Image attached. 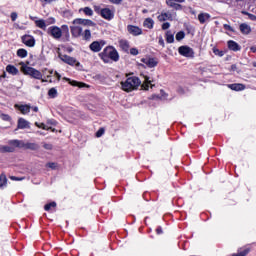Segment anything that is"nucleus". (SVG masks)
<instances>
[{
	"label": "nucleus",
	"mask_w": 256,
	"mask_h": 256,
	"mask_svg": "<svg viewBox=\"0 0 256 256\" xmlns=\"http://www.w3.org/2000/svg\"><path fill=\"white\" fill-rule=\"evenodd\" d=\"M143 82L141 84V80L136 77V76H132L127 78L125 81L121 82V87L123 91H126V93H131V91H136V89H139V87H141V89L143 91H149V85L151 87H155V85L151 84V78H149V76L147 75H141Z\"/></svg>",
	"instance_id": "1"
},
{
	"label": "nucleus",
	"mask_w": 256,
	"mask_h": 256,
	"mask_svg": "<svg viewBox=\"0 0 256 256\" xmlns=\"http://www.w3.org/2000/svg\"><path fill=\"white\" fill-rule=\"evenodd\" d=\"M99 57L102 59L104 63H109V60L117 63L119 61V52L113 46H107L104 50L99 54Z\"/></svg>",
	"instance_id": "2"
},
{
	"label": "nucleus",
	"mask_w": 256,
	"mask_h": 256,
	"mask_svg": "<svg viewBox=\"0 0 256 256\" xmlns=\"http://www.w3.org/2000/svg\"><path fill=\"white\" fill-rule=\"evenodd\" d=\"M10 145H14L18 149H30V151H37L39 149L37 143L25 142L23 140H11Z\"/></svg>",
	"instance_id": "3"
},
{
	"label": "nucleus",
	"mask_w": 256,
	"mask_h": 256,
	"mask_svg": "<svg viewBox=\"0 0 256 256\" xmlns=\"http://www.w3.org/2000/svg\"><path fill=\"white\" fill-rule=\"evenodd\" d=\"M20 65H21V71L22 73H24V75H29L33 79H42L43 74H41L39 70L25 65L24 62H21Z\"/></svg>",
	"instance_id": "4"
},
{
	"label": "nucleus",
	"mask_w": 256,
	"mask_h": 256,
	"mask_svg": "<svg viewBox=\"0 0 256 256\" xmlns=\"http://www.w3.org/2000/svg\"><path fill=\"white\" fill-rule=\"evenodd\" d=\"M58 57L59 59H61V61H63V63H66L67 65H71V67L73 66L79 67L81 65V63H79L77 59L69 55L59 53Z\"/></svg>",
	"instance_id": "5"
},
{
	"label": "nucleus",
	"mask_w": 256,
	"mask_h": 256,
	"mask_svg": "<svg viewBox=\"0 0 256 256\" xmlns=\"http://www.w3.org/2000/svg\"><path fill=\"white\" fill-rule=\"evenodd\" d=\"M107 45V42L105 40H98L94 41L89 45V49L93 51V53H99L103 47Z\"/></svg>",
	"instance_id": "6"
},
{
	"label": "nucleus",
	"mask_w": 256,
	"mask_h": 256,
	"mask_svg": "<svg viewBox=\"0 0 256 256\" xmlns=\"http://www.w3.org/2000/svg\"><path fill=\"white\" fill-rule=\"evenodd\" d=\"M48 33L54 38V39H61L63 35V31H61V28L57 26H51L48 28Z\"/></svg>",
	"instance_id": "7"
},
{
	"label": "nucleus",
	"mask_w": 256,
	"mask_h": 256,
	"mask_svg": "<svg viewBox=\"0 0 256 256\" xmlns=\"http://www.w3.org/2000/svg\"><path fill=\"white\" fill-rule=\"evenodd\" d=\"M141 63H144L146 67L153 69V67H157V65L159 64V61H157V59L155 58L145 57L141 59Z\"/></svg>",
	"instance_id": "8"
},
{
	"label": "nucleus",
	"mask_w": 256,
	"mask_h": 256,
	"mask_svg": "<svg viewBox=\"0 0 256 256\" xmlns=\"http://www.w3.org/2000/svg\"><path fill=\"white\" fill-rule=\"evenodd\" d=\"M178 53H180L183 57H193L195 52L189 46H180L178 48Z\"/></svg>",
	"instance_id": "9"
},
{
	"label": "nucleus",
	"mask_w": 256,
	"mask_h": 256,
	"mask_svg": "<svg viewBox=\"0 0 256 256\" xmlns=\"http://www.w3.org/2000/svg\"><path fill=\"white\" fill-rule=\"evenodd\" d=\"M127 31L130 35H133V37L143 35V30L139 26L128 25L127 26Z\"/></svg>",
	"instance_id": "10"
},
{
	"label": "nucleus",
	"mask_w": 256,
	"mask_h": 256,
	"mask_svg": "<svg viewBox=\"0 0 256 256\" xmlns=\"http://www.w3.org/2000/svg\"><path fill=\"white\" fill-rule=\"evenodd\" d=\"M73 25H84L86 27H93L95 23L89 19L77 18L73 21Z\"/></svg>",
	"instance_id": "11"
},
{
	"label": "nucleus",
	"mask_w": 256,
	"mask_h": 256,
	"mask_svg": "<svg viewBox=\"0 0 256 256\" xmlns=\"http://www.w3.org/2000/svg\"><path fill=\"white\" fill-rule=\"evenodd\" d=\"M22 43L27 47H35V38L31 35H24L22 36Z\"/></svg>",
	"instance_id": "12"
},
{
	"label": "nucleus",
	"mask_w": 256,
	"mask_h": 256,
	"mask_svg": "<svg viewBox=\"0 0 256 256\" xmlns=\"http://www.w3.org/2000/svg\"><path fill=\"white\" fill-rule=\"evenodd\" d=\"M100 15L101 17H103V19H107L108 21H111V19H113V17L115 16V14L109 8H103L100 11Z\"/></svg>",
	"instance_id": "13"
},
{
	"label": "nucleus",
	"mask_w": 256,
	"mask_h": 256,
	"mask_svg": "<svg viewBox=\"0 0 256 256\" xmlns=\"http://www.w3.org/2000/svg\"><path fill=\"white\" fill-rule=\"evenodd\" d=\"M158 21H173V14H171V12L162 11L161 14L158 16Z\"/></svg>",
	"instance_id": "14"
},
{
	"label": "nucleus",
	"mask_w": 256,
	"mask_h": 256,
	"mask_svg": "<svg viewBox=\"0 0 256 256\" xmlns=\"http://www.w3.org/2000/svg\"><path fill=\"white\" fill-rule=\"evenodd\" d=\"M70 29L72 37H81V35H83V28H81L79 25L74 24V26H71Z\"/></svg>",
	"instance_id": "15"
},
{
	"label": "nucleus",
	"mask_w": 256,
	"mask_h": 256,
	"mask_svg": "<svg viewBox=\"0 0 256 256\" xmlns=\"http://www.w3.org/2000/svg\"><path fill=\"white\" fill-rule=\"evenodd\" d=\"M227 87L232 91H245V85L241 83L228 84Z\"/></svg>",
	"instance_id": "16"
},
{
	"label": "nucleus",
	"mask_w": 256,
	"mask_h": 256,
	"mask_svg": "<svg viewBox=\"0 0 256 256\" xmlns=\"http://www.w3.org/2000/svg\"><path fill=\"white\" fill-rule=\"evenodd\" d=\"M16 147L9 142L8 146H0V153H13Z\"/></svg>",
	"instance_id": "17"
},
{
	"label": "nucleus",
	"mask_w": 256,
	"mask_h": 256,
	"mask_svg": "<svg viewBox=\"0 0 256 256\" xmlns=\"http://www.w3.org/2000/svg\"><path fill=\"white\" fill-rule=\"evenodd\" d=\"M211 19V15L209 13H200L198 15V21L203 25L204 23H207Z\"/></svg>",
	"instance_id": "18"
},
{
	"label": "nucleus",
	"mask_w": 256,
	"mask_h": 256,
	"mask_svg": "<svg viewBox=\"0 0 256 256\" xmlns=\"http://www.w3.org/2000/svg\"><path fill=\"white\" fill-rule=\"evenodd\" d=\"M15 108L19 109V111L22 113V115H27L31 111V106L29 105H18L15 104Z\"/></svg>",
	"instance_id": "19"
},
{
	"label": "nucleus",
	"mask_w": 256,
	"mask_h": 256,
	"mask_svg": "<svg viewBox=\"0 0 256 256\" xmlns=\"http://www.w3.org/2000/svg\"><path fill=\"white\" fill-rule=\"evenodd\" d=\"M17 127L19 129H29V121L25 120V118H19Z\"/></svg>",
	"instance_id": "20"
},
{
	"label": "nucleus",
	"mask_w": 256,
	"mask_h": 256,
	"mask_svg": "<svg viewBox=\"0 0 256 256\" xmlns=\"http://www.w3.org/2000/svg\"><path fill=\"white\" fill-rule=\"evenodd\" d=\"M240 31L243 35H249L251 33V26L246 23L240 24Z\"/></svg>",
	"instance_id": "21"
},
{
	"label": "nucleus",
	"mask_w": 256,
	"mask_h": 256,
	"mask_svg": "<svg viewBox=\"0 0 256 256\" xmlns=\"http://www.w3.org/2000/svg\"><path fill=\"white\" fill-rule=\"evenodd\" d=\"M119 47L122 49V51H125V53H127V51H129V41L127 40H119Z\"/></svg>",
	"instance_id": "22"
},
{
	"label": "nucleus",
	"mask_w": 256,
	"mask_h": 256,
	"mask_svg": "<svg viewBox=\"0 0 256 256\" xmlns=\"http://www.w3.org/2000/svg\"><path fill=\"white\" fill-rule=\"evenodd\" d=\"M154 25L155 21L152 18H146L143 22V27H146V29H153Z\"/></svg>",
	"instance_id": "23"
},
{
	"label": "nucleus",
	"mask_w": 256,
	"mask_h": 256,
	"mask_svg": "<svg viewBox=\"0 0 256 256\" xmlns=\"http://www.w3.org/2000/svg\"><path fill=\"white\" fill-rule=\"evenodd\" d=\"M228 48L231 50V51H239V49H241L239 47V44H237V42L233 41V40H230L228 41Z\"/></svg>",
	"instance_id": "24"
},
{
	"label": "nucleus",
	"mask_w": 256,
	"mask_h": 256,
	"mask_svg": "<svg viewBox=\"0 0 256 256\" xmlns=\"http://www.w3.org/2000/svg\"><path fill=\"white\" fill-rule=\"evenodd\" d=\"M7 73H10V75H17L19 73V69L13 65L6 66Z\"/></svg>",
	"instance_id": "25"
},
{
	"label": "nucleus",
	"mask_w": 256,
	"mask_h": 256,
	"mask_svg": "<svg viewBox=\"0 0 256 256\" xmlns=\"http://www.w3.org/2000/svg\"><path fill=\"white\" fill-rule=\"evenodd\" d=\"M166 5H168V7H172L173 9H176V11L183 9V6H181V4H177L171 1H166Z\"/></svg>",
	"instance_id": "26"
},
{
	"label": "nucleus",
	"mask_w": 256,
	"mask_h": 256,
	"mask_svg": "<svg viewBox=\"0 0 256 256\" xmlns=\"http://www.w3.org/2000/svg\"><path fill=\"white\" fill-rule=\"evenodd\" d=\"M35 25H36V27H38L39 29H43V30L47 29V26H46V24H45V20H43V19L35 20Z\"/></svg>",
	"instance_id": "27"
},
{
	"label": "nucleus",
	"mask_w": 256,
	"mask_h": 256,
	"mask_svg": "<svg viewBox=\"0 0 256 256\" xmlns=\"http://www.w3.org/2000/svg\"><path fill=\"white\" fill-rule=\"evenodd\" d=\"M166 41L167 43H173L175 41V36L173 33H171V31L166 32Z\"/></svg>",
	"instance_id": "28"
},
{
	"label": "nucleus",
	"mask_w": 256,
	"mask_h": 256,
	"mask_svg": "<svg viewBox=\"0 0 256 256\" xmlns=\"http://www.w3.org/2000/svg\"><path fill=\"white\" fill-rule=\"evenodd\" d=\"M58 93H57V89L56 88H51L48 91V97H50V99H55L57 97Z\"/></svg>",
	"instance_id": "29"
},
{
	"label": "nucleus",
	"mask_w": 256,
	"mask_h": 256,
	"mask_svg": "<svg viewBox=\"0 0 256 256\" xmlns=\"http://www.w3.org/2000/svg\"><path fill=\"white\" fill-rule=\"evenodd\" d=\"M17 56L21 57V59H25L27 57V50L20 48L17 50Z\"/></svg>",
	"instance_id": "30"
},
{
	"label": "nucleus",
	"mask_w": 256,
	"mask_h": 256,
	"mask_svg": "<svg viewBox=\"0 0 256 256\" xmlns=\"http://www.w3.org/2000/svg\"><path fill=\"white\" fill-rule=\"evenodd\" d=\"M84 41H90L91 40V30L86 29L84 33L82 34Z\"/></svg>",
	"instance_id": "31"
},
{
	"label": "nucleus",
	"mask_w": 256,
	"mask_h": 256,
	"mask_svg": "<svg viewBox=\"0 0 256 256\" xmlns=\"http://www.w3.org/2000/svg\"><path fill=\"white\" fill-rule=\"evenodd\" d=\"M7 185V176L5 174L0 175V187H5Z\"/></svg>",
	"instance_id": "32"
},
{
	"label": "nucleus",
	"mask_w": 256,
	"mask_h": 256,
	"mask_svg": "<svg viewBox=\"0 0 256 256\" xmlns=\"http://www.w3.org/2000/svg\"><path fill=\"white\" fill-rule=\"evenodd\" d=\"M60 30L62 31L63 35H66V37H69V26L62 25Z\"/></svg>",
	"instance_id": "33"
},
{
	"label": "nucleus",
	"mask_w": 256,
	"mask_h": 256,
	"mask_svg": "<svg viewBox=\"0 0 256 256\" xmlns=\"http://www.w3.org/2000/svg\"><path fill=\"white\" fill-rule=\"evenodd\" d=\"M67 81H69L70 85H72V87H84L85 84L83 83H79L77 81H71L70 79H67Z\"/></svg>",
	"instance_id": "34"
},
{
	"label": "nucleus",
	"mask_w": 256,
	"mask_h": 256,
	"mask_svg": "<svg viewBox=\"0 0 256 256\" xmlns=\"http://www.w3.org/2000/svg\"><path fill=\"white\" fill-rule=\"evenodd\" d=\"M185 39V32L180 31L176 34V41H183Z\"/></svg>",
	"instance_id": "35"
},
{
	"label": "nucleus",
	"mask_w": 256,
	"mask_h": 256,
	"mask_svg": "<svg viewBox=\"0 0 256 256\" xmlns=\"http://www.w3.org/2000/svg\"><path fill=\"white\" fill-rule=\"evenodd\" d=\"M85 15H87L88 17H93V9L89 8V7H85L83 9Z\"/></svg>",
	"instance_id": "36"
},
{
	"label": "nucleus",
	"mask_w": 256,
	"mask_h": 256,
	"mask_svg": "<svg viewBox=\"0 0 256 256\" xmlns=\"http://www.w3.org/2000/svg\"><path fill=\"white\" fill-rule=\"evenodd\" d=\"M44 22L46 24V27H49V25H54L55 18H53V17L47 18L46 20H44Z\"/></svg>",
	"instance_id": "37"
},
{
	"label": "nucleus",
	"mask_w": 256,
	"mask_h": 256,
	"mask_svg": "<svg viewBox=\"0 0 256 256\" xmlns=\"http://www.w3.org/2000/svg\"><path fill=\"white\" fill-rule=\"evenodd\" d=\"M51 207H57V203H55V202L48 203L44 206V209H45V211H50Z\"/></svg>",
	"instance_id": "38"
},
{
	"label": "nucleus",
	"mask_w": 256,
	"mask_h": 256,
	"mask_svg": "<svg viewBox=\"0 0 256 256\" xmlns=\"http://www.w3.org/2000/svg\"><path fill=\"white\" fill-rule=\"evenodd\" d=\"M0 119H2V121H11V116L8 114H1Z\"/></svg>",
	"instance_id": "39"
},
{
	"label": "nucleus",
	"mask_w": 256,
	"mask_h": 256,
	"mask_svg": "<svg viewBox=\"0 0 256 256\" xmlns=\"http://www.w3.org/2000/svg\"><path fill=\"white\" fill-rule=\"evenodd\" d=\"M105 134V128H100L97 132H96V137H101Z\"/></svg>",
	"instance_id": "40"
},
{
	"label": "nucleus",
	"mask_w": 256,
	"mask_h": 256,
	"mask_svg": "<svg viewBox=\"0 0 256 256\" xmlns=\"http://www.w3.org/2000/svg\"><path fill=\"white\" fill-rule=\"evenodd\" d=\"M224 29L226 31H231V33H235V29H233V27H231L229 24H224Z\"/></svg>",
	"instance_id": "41"
},
{
	"label": "nucleus",
	"mask_w": 256,
	"mask_h": 256,
	"mask_svg": "<svg viewBox=\"0 0 256 256\" xmlns=\"http://www.w3.org/2000/svg\"><path fill=\"white\" fill-rule=\"evenodd\" d=\"M11 181H23L24 177L10 176Z\"/></svg>",
	"instance_id": "42"
},
{
	"label": "nucleus",
	"mask_w": 256,
	"mask_h": 256,
	"mask_svg": "<svg viewBox=\"0 0 256 256\" xmlns=\"http://www.w3.org/2000/svg\"><path fill=\"white\" fill-rule=\"evenodd\" d=\"M214 55H218V57H223L225 53L223 51H220L219 49H214Z\"/></svg>",
	"instance_id": "43"
},
{
	"label": "nucleus",
	"mask_w": 256,
	"mask_h": 256,
	"mask_svg": "<svg viewBox=\"0 0 256 256\" xmlns=\"http://www.w3.org/2000/svg\"><path fill=\"white\" fill-rule=\"evenodd\" d=\"M46 167H49L50 169H57V164L54 162H49L46 164Z\"/></svg>",
	"instance_id": "44"
},
{
	"label": "nucleus",
	"mask_w": 256,
	"mask_h": 256,
	"mask_svg": "<svg viewBox=\"0 0 256 256\" xmlns=\"http://www.w3.org/2000/svg\"><path fill=\"white\" fill-rule=\"evenodd\" d=\"M169 27H171V24L169 22H165L162 24L163 31H167V29H169Z\"/></svg>",
	"instance_id": "45"
},
{
	"label": "nucleus",
	"mask_w": 256,
	"mask_h": 256,
	"mask_svg": "<svg viewBox=\"0 0 256 256\" xmlns=\"http://www.w3.org/2000/svg\"><path fill=\"white\" fill-rule=\"evenodd\" d=\"M130 54L131 55H139V50L137 48H131L130 49Z\"/></svg>",
	"instance_id": "46"
},
{
	"label": "nucleus",
	"mask_w": 256,
	"mask_h": 256,
	"mask_svg": "<svg viewBox=\"0 0 256 256\" xmlns=\"http://www.w3.org/2000/svg\"><path fill=\"white\" fill-rule=\"evenodd\" d=\"M43 147H44V149H46L47 151H51V149H53V145H52V144H47V143H45V144L43 145Z\"/></svg>",
	"instance_id": "47"
},
{
	"label": "nucleus",
	"mask_w": 256,
	"mask_h": 256,
	"mask_svg": "<svg viewBox=\"0 0 256 256\" xmlns=\"http://www.w3.org/2000/svg\"><path fill=\"white\" fill-rule=\"evenodd\" d=\"M35 125H36V127H39V129H47V126H45V124H43V123L39 124L36 122Z\"/></svg>",
	"instance_id": "48"
},
{
	"label": "nucleus",
	"mask_w": 256,
	"mask_h": 256,
	"mask_svg": "<svg viewBox=\"0 0 256 256\" xmlns=\"http://www.w3.org/2000/svg\"><path fill=\"white\" fill-rule=\"evenodd\" d=\"M11 20L12 21H17V12H12L11 13Z\"/></svg>",
	"instance_id": "49"
},
{
	"label": "nucleus",
	"mask_w": 256,
	"mask_h": 256,
	"mask_svg": "<svg viewBox=\"0 0 256 256\" xmlns=\"http://www.w3.org/2000/svg\"><path fill=\"white\" fill-rule=\"evenodd\" d=\"M110 3H113L114 5H119L123 0H108Z\"/></svg>",
	"instance_id": "50"
},
{
	"label": "nucleus",
	"mask_w": 256,
	"mask_h": 256,
	"mask_svg": "<svg viewBox=\"0 0 256 256\" xmlns=\"http://www.w3.org/2000/svg\"><path fill=\"white\" fill-rule=\"evenodd\" d=\"M156 233H157V235L163 234V228L158 227V228L156 229Z\"/></svg>",
	"instance_id": "51"
},
{
	"label": "nucleus",
	"mask_w": 256,
	"mask_h": 256,
	"mask_svg": "<svg viewBox=\"0 0 256 256\" xmlns=\"http://www.w3.org/2000/svg\"><path fill=\"white\" fill-rule=\"evenodd\" d=\"M166 1H170V2L175 1V3H185V0H166Z\"/></svg>",
	"instance_id": "52"
},
{
	"label": "nucleus",
	"mask_w": 256,
	"mask_h": 256,
	"mask_svg": "<svg viewBox=\"0 0 256 256\" xmlns=\"http://www.w3.org/2000/svg\"><path fill=\"white\" fill-rule=\"evenodd\" d=\"M249 18L251 19V21H256V16L253 14H250Z\"/></svg>",
	"instance_id": "53"
},
{
	"label": "nucleus",
	"mask_w": 256,
	"mask_h": 256,
	"mask_svg": "<svg viewBox=\"0 0 256 256\" xmlns=\"http://www.w3.org/2000/svg\"><path fill=\"white\" fill-rule=\"evenodd\" d=\"M55 76L57 77L58 81H60V80H61V74H60V73L55 72Z\"/></svg>",
	"instance_id": "54"
},
{
	"label": "nucleus",
	"mask_w": 256,
	"mask_h": 256,
	"mask_svg": "<svg viewBox=\"0 0 256 256\" xmlns=\"http://www.w3.org/2000/svg\"><path fill=\"white\" fill-rule=\"evenodd\" d=\"M250 51H252V53H256V46H252V47L250 48Z\"/></svg>",
	"instance_id": "55"
},
{
	"label": "nucleus",
	"mask_w": 256,
	"mask_h": 256,
	"mask_svg": "<svg viewBox=\"0 0 256 256\" xmlns=\"http://www.w3.org/2000/svg\"><path fill=\"white\" fill-rule=\"evenodd\" d=\"M236 70H237V65H235V64L232 65V66H231V71H236Z\"/></svg>",
	"instance_id": "56"
},
{
	"label": "nucleus",
	"mask_w": 256,
	"mask_h": 256,
	"mask_svg": "<svg viewBox=\"0 0 256 256\" xmlns=\"http://www.w3.org/2000/svg\"><path fill=\"white\" fill-rule=\"evenodd\" d=\"M32 109H33V111H34L35 113H37V112L39 111V108H38L37 106L33 107Z\"/></svg>",
	"instance_id": "57"
},
{
	"label": "nucleus",
	"mask_w": 256,
	"mask_h": 256,
	"mask_svg": "<svg viewBox=\"0 0 256 256\" xmlns=\"http://www.w3.org/2000/svg\"><path fill=\"white\" fill-rule=\"evenodd\" d=\"M30 19H31V21H36L35 19H37V17H33V16H30Z\"/></svg>",
	"instance_id": "58"
},
{
	"label": "nucleus",
	"mask_w": 256,
	"mask_h": 256,
	"mask_svg": "<svg viewBox=\"0 0 256 256\" xmlns=\"http://www.w3.org/2000/svg\"><path fill=\"white\" fill-rule=\"evenodd\" d=\"M160 45H163V40H159Z\"/></svg>",
	"instance_id": "59"
},
{
	"label": "nucleus",
	"mask_w": 256,
	"mask_h": 256,
	"mask_svg": "<svg viewBox=\"0 0 256 256\" xmlns=\"http://www.w3.org/2000/svg\"><path fill=\"white\" fill-rule=\"evenodd\" d=\"M42 83H47V80H45V79H42Z\"/></svg>",
	"instance_id": "60"
},
{
	"label": "nucleus",
	"mask_w": 256,
	"mask_h": 256,
	"mask_svg": "<svg viewBox=\"0 0 256 256\" xmlns=\"http://www.w3.org/2000/svg\"><path fill=\"white\" fill-rule=\"evenodd\" d=\"M45 1V3H50L51 2V0H44Z\"/></svg>",
	"instance_id": "61"
},
{
	"label": "nucleus",
	"mask_w": 256,
	"mask_h": 256,
	"mask_svg": "<svg viewBox=\"0 0 256 256\" xmlns=\"http://www.w3.org/2000/svg\"><path fill=\"white\" fill-rule=\"evenodd\" d=\"M252 65H253V67H256V62H253V64H252Z\"/></svg>",
	"instance_id": "62"
},
{
	"label": "nucleus",
	"mask_w": 256,
	"mask_h": 256,
	"mask_svg": "<svg viewBox=\"0 0 256 256\" xmlns=\"http://www.w3.org/2000/svg\"><path fill=\"white\" fill-rule=\"evenodd\" d=\"M50 75H53V70L49 71Z\"/></svg>",
	"instance_id": "63"
},
{
	"label": "nucleus",
	"mask_w": 256,
	"mask_h": 256,
	"mask_svg": "<svg viewBox=\"0 0 256 256\" xmlns=\"http://www.w3.org/2000/svg\"><path fill=\"white\" fill-rule=\"evenodd\" d=\"M237 2H239V1H243V0H236Z\"/></svg>",
	"instance_id": "64"
}]
</instances>
